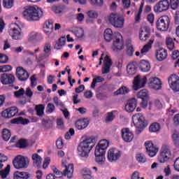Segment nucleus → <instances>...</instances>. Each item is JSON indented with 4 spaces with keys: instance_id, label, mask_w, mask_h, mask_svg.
Listing matches in <instances>:
<instances>
[{
    "instance_id": "40",
    "label": "nucleus",
    "mask_w": 179,
    "mask_h": 179,
    "mask_svg": "<svg viewBox=\"0 0 179 179\" xmlns=\"http://www.w3.org/2000/svg\"><path fill=\"white\" fill-rule=\"evenodd\" d=\"M129 92V88H127L125 86L121 87L120 89H118L117 91L114 92V94L115 96L118 95H125L127 94Z\"/></svg>"
},
{
    "instance_id": "49",
    "label": "nucleus",
    "mask_w": 179,
    "mask_h": 179,
    "mask_svg": "<svg viewBox=\"0 0 179 179\" xmlns=\"http://www.w3.org/2000/svg\"><path fill=\"white\" fill-rule=\"evenodd\" d=\"M14 0H3V6L6 8H11L13 6Z\"/></svg>"
},
{
    "instance_id": "62",
    "label": "nucleus",
    "mask_w": 179,
    "mask_h": 179,
    "mask_svg": "<svg viewBox=\"0 0 179 179\" xmlns=\"http://www.w3.org/2000/svg\"><path fill=\"white\" fill-rule=\"evenodd\" d=\"M96 152H98L99 155H106V151L104 149L100 148V146L96 145L95 148L94 155H96Z\"/></svg>"
},
{
    "instance_id": "10",
    "label": "nucleus",
    "mask_w": 179,
    "mask_h": 179,
    "mask_svg": "<svg viewBox=\"0 0 179 179\" xmlns=\"http://www.w3.org/2000/svg\"><path fill=\"white\" fill-rule=\"evenodd\" d=\"M15 82V77L12 73H3L0 76V83L3 85H9L13 87V84Z\"/></svg>"
},
{
    "instance_id": "11",
    "label": "nucleus",
    "mask_w": 179,
    "mask_h": 179,
    "mask_svg": "<svg viewBox=\"0 0 179 179\" xmlns=\"http://www.w3.org/2000/svg\"><path fill=\"white\" fill-rule=\"evenodd\" d=\"M147 81L148 79L146 76L141 78V76H136L133 82V90L138 91L140 89L144 88L146 86Z\"/></svg>"
},
{
    "instance_id": "51",
    "label": "nucleus",
    "mask_w": 179,
    "mask_h": 179,
    "mask_svg": "<svg viewBox=\"0 0 179 179\" xmlns=\"http://www.w3.org/2000/svg\"><path fill=\"white\" fill-rule=\"evenodd\" d=\"M75 135V130L73 128L69 129V131H67L64 136V138L66 140H70L71 136Z\"/></svg>"
},
{
    "instance_id": "4",
    "label": "nucleus",
    "mask_w": 179,
    "mask_h": 179,
    "mask_svg": "<svg viewBox=\"0 0 179 179\" xmlns=\"http://www.w3.org/2000/svg\"><path fill=\"white\" fill-rule=\"evenodd\" d=\"M124 48V42L123 36L119 32L115 33L113 35V41L111 46V49L113 52H118V51H122Z\"/></svg>"
},
{
    "instance_id": "22",
    "label": "nucleus",
    "mask_w": 179,
    "mask_h": 179,
    "mask_svg": "<svg viewBox=\"0 0 179 179\" xmlns=\"http://www.w3.org/2000/svg\"><path fill=\"white\" fill-rule=\"evenodd\" d=\"M151 36V29L147 26L141 27L139 38L141 41H146Z\"/></svg>"
},
{
    "instance_id": "48",
    "label": "nucleus",
    "mask_w": 179,
    "mask_h": 179,
    "mask_svg": "<svg viewBox=\"0 0 179 179\" xmlns=\"http://www.w3.org/2000/svg\"><path fill=\"white\" fill-rule=\"evenodd\" d=\"M13 70V67L10 65L0 66V73H8Z\"/></svg>"
},
{
    "instance_id": "42",
    "label": "nucleus",
    "mask_w": 179,
    "mask_h": 179,
    "mask_svg": "<svg viewBox=\"0 0 179 179\" xmlns=\"http://www.w3.org/2000/svg\"><path fill=\"white\" fill-rule=\"evenodd\" d=\"M45 106L43 104H39L36 106L35 110L36 112V115L38 117H42L44 115Z\"/></svg>"
},
{
    "instance_id": "26",
    "label": "nucleus",
    "mask_w": 179,
    "mask_h": 179,
    "mask_svg": "<svg viewBox=\"0 0 179 179\" xmlns=\"http://www.w3.org/2000/svg\"><path fill=\"white\" fill-rule=\"evenodd\" d=\"M137 69L138 67L136 62H132L127 66V71L129 76H135L137 73Z\"/></svg>"
},
{
    "instance_id": "61",
    "label": "nucleus",
    "mask_w": 179,
    "mask_h": 179,
    "mask_svg": "<svg viewBox=\"0 0 179 179\" xmlns=\"http://www.w3.org/2000/svg\"><path fill=\"white\" fill-rule=\"evenodd\" d=\"M8 57L4 54H0V64H7Z\"/></svg>"
},
{
    "instance_id": "17",
    "label": "nucleus",
    "mask_w": 179,
    "mask_h": 179,
    "mask_svg": "<svg viewBox=\"0 0 179 179\" xmlns=\"http://www.w3.org/2000/svg\"><path fill=\"white\" fill-rule=\"evenodd\" d=\"M146 152L150 157H155L159 152V148H157L152 142L148 141L145 143Z\"/></svg>"
},
{
    "instance_id": "37",
    "label": "nucleus",
    "mask_w": 179,
    "mask_h": 179,
    "mask_svg": "<svg viewBox=\"0 0 179 179\" xmlns=\"http://www.w3.org/2000/svg\"><path fill=\"white\" fill-rule=\"evenodd\" d=\"M73 33H74L76 37H77V38H83L84 36H85V31L84 29L83 28L80 27H75Z\"/></svg>"
},
{
    "instance_id": "41",
    "label": "nucleus",
    "mask_w": 179,
    "mask_h": 179,
    "mask_svg": "<svg viewBox=\"0 0 179 179\" xmlns=\"http://www.w3.org/2000/svg\"><path fill=\"white\" fill-rule=\"evenodd\" d=\"M95 162L97 164H103L106 160V155H99V152H96Z\"/></svg>"
},
{
    "instance_id": "25",
    "label": "nucleus",
    "mask_w": 179,
    "mask_h": 179,
    "mask_svg": "<svg viewBox=\"0 0 179 179\" xmlns=\"http://www.w3.org/2000/svg\"><path fill=\"white\" fill-rule=\"evenodd\" d=\"M155 55L157 61L162 62V61H164L167 58V50L164 48H161L156 50Z\"/></svg>"
},
{
    "instance_id": "34",
    "label": "nucleus",
    "mask_w": 179,
    "mask_h": 179,
    "mask_svg": "<svg viewBox=\"0 0 179 179\" xmlns=\"http://www.w3.org/2000/svg\"><path fill=\"white\" fill-rule=\"evenodd\" d=\"M154 41H155L153 39H150L149 42L143 47V48L141 50V54L143 55L146 54L147 52H149L150 50H151Z\"/></svg>"
},
{
    "instance_id": "60",
    "label": "nucleus",
    "mask_w": 179,
    "mask_h": 179,
    "mask_svg": "<svg viewBox=\"0 0 179 179\" xmlns=\"http://www.w3.org/2000/svg\"><path fill=\"white\" fill-rule=\"evenodd\" d=\"M90 3L96 6H102L103 5V0H89Z\"/></svg>"
},
{
    "instance_id": "32",
    "label": "nucleus",
    "mask_w": 179,
    "mask_h": 179,
    "mask_svg": "<svg viewBox=\"0 0 179 179\" xmlns=\"http://www.w3.org/2000/svg\"><path fill=\"white\" fill-rule=\"evenodd\" d=\"M126 47H127V54L129 57H132L135 52V49L131 43V40L127 41L126 43Z\"/></svg>"
},
{
    "instance_id": "2",
    "label": "nucleus",
    "mask_w": 179,
    "mask_h": 179,
    "mask_svg": "<svg viewBox=\"0 0 179 179\" xmlns=\"http://www.w3.org/2000/svg\"><path fill=\"white\" fill-rule=\"evenodd\" d=\"M43 15V12L37 6L26 7L22 12V16L27 22H37Z\"/></svg>"
},
{
    "instance_id": "5",
    "label": "nucleus",
    "mask_w": 179,
    "mask_h": 179,
    "mask_svg": "<svg viewBox=\"0 0 179 179\" xmlns=\"http://www.w3.org/2000/svg\"><path fill=\"white\" fill-rule=\"evenodd\" d=\"M108 20L109 23L116 29H122V27H124V18L120 17V15L117 13L110 14L108 17Z\"/></svg>"
},
{
    "instance_id": "58",
    "label": "nucleus",
    "mask_w": 179,
    "mask_h": 179,
    "mask_svg": "<svg viewBox=\"0 0 179 179\" xmlns=\"http://www.w3.org/2000/svg\"><path fill=\"white\" fill-rule=\"evenodd\" d=\"M56 147L57 149L61 150L64 147V142L62 138H58L56 141Z\"/></svg>"
},
{
    "instance_id": "19",
    "label": "nucleus",
    "mask_w": 179,
    "mask_h": 179,
    "mask_svg": "<svg viewBox=\"0 0 179 179\" xmlns=\"http://www.w3.org/2000/svg\"><path fill=\"white\" fill-rule=\"evenodd\" d=\"M113 60L110 57V56L106 55L104 57V60H103V67L101 69V73L103 75H106L110 73V69L113 66Z\"/></svg>"
},
{
    "instance_id": "28",
    "label": "nucleus",
    "mask_w": 179,
    "mask_h": 179,
    "mask_svg": "<svg viewBox=\"0 0 179 179\" xmlns=\"http://www.w3.org/2000/svg\"><path fill=\"white\" fill-rule=\"evenodd\" d=\"M139 69L143 73H148L151 70V65L146 60H141L139 63Z\"/></svg>"
},
{
    "instance_id": "23",
    "label": "nucleus",
    "mask_w": 179,
    "mask_h": 179,
    "mask_svg": "<svg viewBox=\"0 0 179 179\" xmlns=\"http://www.w3.org/2000/svg\"><path fill=\"white\" fill-rule=\"evenodd\" d=\"M138 106V101L135 98L130 99L124 106L126 112L129 113H134Z\"/></svg>"
},
{
    "instance_id": "38",
    "label": "nucleus",
    "mask_w": 179,
    "mask_h": 179,
    "mask_svg": "<svg viewBox=\"0 0 179 179\" xmlns=\"http://www.w3.org/2000/svg\"><path fill=\"white\" fill-rule=\"evenodd\" d=\"M10 164H7L6 167L0 171V176L1 178V179H6L8 176L10 174Z\"/></svg>"
},
{
    "instance_id": "45",
    "label": "nucleus",
    "mask_w": 179,
    "mask_h": 179,
    "mask_svg": "<svg viewBox=\"0 0 179 179\" xmlns=\"http://www.w3.org/2000/svg\"><path fill=\"white\" fill-rule=\"evenodd\" d=\"M97 146L101 148L103 150L106 151V150L109 147V141L106 139H103L100 141Z\"/></svg>"
},
{
    "instance_id": "15",
    "label": "nucleus",
    "mask_w": 179,
    "mask_h": 179,
    "mask_svg": "<svg viewBox=\"0 0 179 179\" xmlns=\"http://www.w3.org/2000/svg\"><path fill=\"white\" fill-rule=\"evenodd\" d=\"M170 8V2L169 0H161L154 6V11L155 13H162L166 11Z\"/></svg>"
},
{
    "instance_id": "54",
    "label": "nucleus",
    "mask_w": 179,
    "mask_h": 179,
    "mask_svg": "<svg viewBox=\"0 0 179 179\" xmlns=\"http://www.w3.org/2000/svg\"><path fill=\"white\" fill-rule=\"evenodd\" d=\"M53 103L56 106H60L61 108H64V104L60 101L58 96L53 97Z\"/></svg>"
},
{
    "instance_id": "35",
    "label": "nucleus",
    "mask_w": 179,
    "mask_h": 179,
    "mask_svg": "<svg viewBox=\"0 0 179 179\" xmlns=\"http://www.w3.org/2000/svg\"><path fill=\"white\" fill-rule=\"evenodd\" d=\"M160 124L159 122H153L149 127L150 133H159L160 131Z\"/></svg>"
},
{
    "instance_id": "7",
    "label": "nucleus",
    "mask_w": 179,
    "mask_h": 179,
    "mask_svg": "<svg viewBox=\"0 0 179 179\" xmlns=\"http://www.w3.org/2000/svg\"><path fill=\"white\" fill-rule=\"evenodd\" d=\"M132 122L134 126L138 129H145L148 126V122L141 113L134 115L132 116Z\"/></svg>"
},
{
    "instance_id": "27",
    "label": "nucleus",
    "mask_w": 179,
    "mask_h": 179,
    "mask_svg": "<svg viewBox=\"0 0 179 179\" xmlns=\"http://www.w3.org/2000/svg\"><path fill=\"white\" fill-rule=\"evenodd\" d=\"M31 159L33 162L34 166L36 167L37 169H40L43 161L42 157L38 154L34 153L31 155Z\"/></svg>"
},
{
    "instance_id": "53",
    "label": "nucleus",
    "mask_w": 179,
    "mask_h": 179,
    "mask_svg": "<svg viewBox=\"0 0 179 179\" xmlns=\"http://www.w3.org/2000/svg\"><path fill=\"white\" fill-rule=\"evenodd\" d=\"M43 126L45 129H50L52 127V122L50 120H43Z\"/></svg>"
},
{
    "instance_id": "21",
    "label": "nucleus",
    "mask_w": 179,
    "mask_h": 179,
    "mask_svg": "<svg viewBox=\"0 0 179 179\" xmlns=\"http://www.w3.org/2000/svg\"><path fill=\"white\" fill-rule=\"evenodd\" d=\"M163 84L162 83V80L157 77L151 78L150 79L149 87L155 91L161 90L162 88Z\"/></svg>"
},
{
    "instance_id": "46",
    "label": "nucleus",
    "mask_w": 179,
    "mask_h": 179,
    "mask_svg": "<svg viewBox=\"0 0 179 179\" xmlns=\"http://www.w3.org/2000/svg\"><path fill=\"white\" fill-rule=\"evenodd\" d=\"M166 44L167 48H169L170 51H173V50H174L175 45H174V41L173 40V38H167L166 41Z\"/></svg>"
},
{
    "instance_id": "59",
    "label": "nucleus",
    "mask_w": 179,
    "mask_h": 179,
    "mask_svg": "<svg viewBox=\"0 0 179 179\" xmlns=\"http://www.w3.org/2000/svg\"><path fill=\"white\" fill-rule=\"evenodd\" d=\"M147 20L151 26H153L155 23V15L153 13H150L147 15Z\"/></svg>"
},
{
    "instance_id": "50",
    "label": "nucleus",
    "mask_w": 179,
    "mask_h": 179,
    "mask_svg": "<svg viewBox=\"0 0 179 179\" xmlns=\"http://www.w3.org/2000/svg\"><path fill=\"white\" fill-rule=\"evenodd\" d=\"M66 8V6L64 5H60L58 6H55L53 8V10L55 13L60 14L61 13H63Z\"/></svg>"
},
{
    "instance_id": "57",
    "label": "nucleus",
    "mask_w": 179,
    "mask_h": 179,
    "mask_svg": "<svg viewBox=\"0 0 179 179\" xmlns=\"http://www.w3.org/2000/svg\"><path fill=\"white\" fill-rule=\"evenodd\" d=\"M37 78H36V76L32 75L30 78V82H31V87L34 88L35 87L37 86Z\"/></svg>"
},
{
    "instance_id": "30",
    "label": "nucleus",
    "mask_w": 179,
    "mask_h": 179,
    "mask_svg": "<svg viewBox=\"0 0 179 179\" xmlns=\"http://www.w3.org/2000/svg\"><path fill=\"white\" fill-rule=\"evenodd\" d=\"M30 122L29 119L23 118L22 117H18L11 120V123L14 124L26 125Z\"/></svg>"
},
{
    "instance_id": "16",
    "label": "nucleus",
    "mask_w": 179,
    "mask_h": 179,
    "mask_svg": "<svg viewBox=\"0 0 179 179\" xmlns=\"http://www.w3.org/2000/svg\"><path fill=\"white\" fill-rule=\"evenodd\" d=\"M18 114V108L15 106L8 108L1 112V117L5 119H11Z\"/></svg>"
},
{
    "instance_id": "3",
    "label": "nucleus",
    "mask_w": 179,
    "mask_h": 179,
    "mask_svg": "<svg viewBox=\"0 0 179 179\" xmlns=\"http://www.w3.org/2000/svg\"><path fill=\"white\" fill-rule=\"evenodd\" d=\"M30 159L25 156L19 155L15 157L13 160V165L15 169L19 170L22 169H27L29 165Z\"/></svg>"
},
{
    "instance_id": "55",
    "label": "nucleus",
    "mask_w": 179,
    "mask_h": 179,
    "mask_svg": "<svg viewBox=\"0 0 179 179\" xmlns=\"http://www.w3.org/2000/svg\"><path fill=\"white\" fill-rule=\"evenodd\" d=\"M172 138L173 140V144L176 146H179V133H173L172 135Z\"/></svg>"
},
{
    "instance_id": "14",
    "label": "nucleus",
    "mask_w": 179,
    "mask_h": 179,
    "mask_svg": "<svg viewBox=\"0 0 179 179\" xmlns=\"http://www.w3.org/2000/svg\"><path fill=\"white\" fill-rule=\"evenodd\" d=\"M122 156V152L116 148H111L108 151L107 158L110 162H116Z\"/></svg>"
},
{
    "instance_id": "12",
    "label": "nucleus",
    "mask_w": 179,
    "mask_h": 179,
    "mask_svg": "<svg viewBox=\"0 0 179 179\" xmlns=\"http://www.w3.org/2000/svg\"><path fill=\"white\" fill-rule=\"evenodd\" d=\"M74 172V165L73 164H69L68 166H65V169L63 173L58 170L55 174L61 178L63 176H67L69 179L72 178Z\"/></svg>"
},
{
    "instance_id": "64",
    "label": "nucleus",
    "mask_w": 179,
    "mask_h": 179,
    "mask_svg": "<svg viewBox=\"0 0 179 179\" xmlns=\"http://www.w3.org/2000/svg\"><path fill=\"white\" fill-rule=\"evenodd\" d=\"M173 125L177 127L179 125V114H176L173 117Z\"/></svg>"
},
{
    "instance_id": "43",
    "label": "nucleus",
    "mask_w": 179,
    "mask_h": 179,
    "mask_svg": "<svg viewBox=\"0 0 179 179\" xmlns=\"http://www.w3.org/2000/svg\"><path fill=\"white\" fill-rule=\"evenodd\" d=\"M137 97L140 99H148V92L146 89L141 90L137 94Z\"/></svg>"
},
{
    "instance_id": "20",
    "label": "nucleus",
    "mask_w": 179,
    "mask_h": 179,
    "mask_svg": "<svg viewBox=\"0 0 179 179\" xmlns=\"http://www.w3.org/2000/svg\"><path fill=\"white\" fill-rule=\"evenodd\" d=\"M122 138L125 143H131L134 138V134L129 128H123L121 130Z\"/></svg>"
},
{
    "instance_id": "13",
    "label": "nucleus",
    "mask_w": 179,
    "mask_h": 179,
    "mask_svg": "<svg viewBox=\"0 0 179 179\" xmlns=\"http://www.w3.org/2000/svg\"><path fill=\"white\" fill-rule=\"evenodd\" d=\"M169 87L174 92H179V77L176 74H172L168 79Z\"/></svg>"
},
{
    "instance_id": "24",
    "label": "nucleus",
    "mask_w": 179,
    "mask_h": 179,
    "mask_svg": "<svg viewBox=\"0 0 179 179\" xmlns=\"http://www.w3.org/2000/svg\"><path fill=\"white\" fill-rule=\"evenodd\" d=\"M90 124L87 119L78 120L75 123V127L78 130H83L86 129Z\"/></svg>"
},
{
    "instance_id": "31",
    "label": "nucleus",
    "mask_w": 179,
    "mask_h": 179,
    "mask_svg": "<svg viewBox=\"0 0 179 179\" xmlns=\"http://www.w3.org/2000/svg\"><path fill=\"white\" fill-rule=\"evenodd\" d=\"M41 35L38 32H31L28 35V42L37 43Z\"/></svg>"
},
{
    "instance_id": "39",
    "label": "nucleus",
    "mask_w": 179,
    "mask_h": 179,
    "mask_svg": "<svg viewBox=\"0 0 179 179\" xmlns=\"http://www.w3.org/2000/svg\"><path fill=\"white\" fill-rule=\"evenodd\" d=\"M1 134L4 141H8L11 137V131L8 129H3Z\"/></svg>"
},
{
    "instance_id": "8",
    "label": "nucleus",
    "mask_w": 179,
    "mask_h": 179,
    "mask_svg": "<svg viewBox=\"0 0 179 179\" xmlns=\"http://www.w3.org/2000/svg\"><path fill=\"white\" fill-rule=\"evenodd\" d=\"M170 17L167 15H164L158 18L156 22V27L159 31H167L170 27Z\"/></svg>"
},
{
    "instance_id": "47",
    "label": "nucleus",
    "mask_w": 179,
    "mask_h": 179,
    "mask_svg": "<svg viewBox=\"0 0 179 179\" xmlns=\"http://www.w3.org/2000/svg\"><path fill=\"white\" fill-rule=\"evenodd\" d=\"M27 146V141L25 139L21 138L16 143V148H25Z\"/></svg>"
},
{
    "instance_id": "33",
    "label": "nucleus",
    "mask_w": 179,
    "mask_h": 179,
    "mask_svg": "<svg viewBox=\"0 0 179 179\" xmlns=\"http://www.w3.org/2000/svg\"><path fill=\"white\" fill-rule=\"evenodd\" d=\"M113 30L110 28L106 29L104 31V34H103L104 40L106 41L108 43H110V41L113 40Z\"/></svg>"
},
{
    "instance_id": "29",
    "label": "nucleus",
    "mask_w": 179,
    "mask_h": 179,
    "mask_svg": "<svg viewBox=\"0 0 179 179\" xmlns=\"http://www.w3.org/2000/svg\"><path fill=\"white\" fill-rule=\"evenodd\" d=\"M14 179H29L31 178V174L29 172L16 171L13 176Z\"/></svg>"
},
{
    "instance_id": "18",
    "label": "nucleus",
    "mask_w": 179,
    "mask_h": 179,
    "mask_svg": "<svg viewBox=\"0 0 179 179\" xmlns=\"http://www.w3.org/2000/svg\"><path fill=\"white\" fill-rule=\"evenodd\" d=\"M16 78L20 82H24L29 78V74L23 67L19 66L16 69Z\"/></svg>"
},
{
    "instance_id": "36",
    "label": "nucleus",
    "mask_w": 179,
    "mask_h": 179,
    "mask_svg": "<svg viewBox=\"0 0 179 179\" xmlns=\"http://www.w3.org/2000/svg\"><path fill=\"white\" fill-rule=\"evenodd\" d=\"M54 29V25L50 22H46L44 24V33L45 34H51Z\"/></svg>"
},
{
    "instance_id": "56",
    "label": "nucleus",
    "mask_w": 179,
    "mask_h": 179,
    "mask_svg": "<svg viewBox=\"0 0 179 179\" xmlns=\"http://www.w3.org/2000/svg\"><path fill=\"white\" fill-rule=\"evenodd\" d=\"M169 5H171V8L173 10H176V9L178 8L179 1L178 0H170Z\"/></svg>"
},
{
    "instance_id": "52",
    "label": "nucleus",
    "mask_w": 179,
    "mask_h": 179,
    "mask_svg": "<svg viewBox=\"0 0 179 179\" xmlns=\"http://www.w3.org/2000/svg\"><path fill=\"white\" fill-rule=\"evenodd\" d=\"M25 94V90L24 88H20L17 91L14 92V96L17 99L20 98V96H24Z\"/></svg>"
},
{
    "instance_id": "9",
    "label": "nucleus",
    "mask_w": 179,
    "mask_h": 179,
    "mask_svg": "<svg viewBox=\"0 0 179 179\" xmlns=\"http://www.w3.org/2000/svg\"><path fill=\"white\" fill-rule=\"evenodd\" d=\"M8 33L13 40H22V29L16 23L10 24Z\"/></svg>"
},
{
    "instance_id": "44",
    "label": "nucleus",
    "mask_w": 179,
    "mask_h": 179,
    "mask_svg": "<svg viewBox=\"0 0 179 179\" xmlns=\"http://www.w3.org/2000/svg\"><path fill=\"white\" fill-rule=\"evenodd\" d=\"M136 159L139 164H144L147 162V158L145 155L143 153L136 154Z\"/></svg>"
},
{
    "instance_id": "1",
    "label": "nucleus",
    "mask_w": 179,
    "mask_h": 179,
    "mask_svg": "<svg viewBox=\"0 0 179 179\" xmlns=\"http://www.w3.org/2000/svg\"><path fill=\"white\" fill-rule=\"evenodd\" d=\"M96 139L94 137H87L82 142H80L78 146V154L80 157L87 158L89 155L94 147Z\"/></svg>"
},
{
    "instance_id": "63",
    "label": "nucleus",
    "mask_w": 179,
    "mask_h": 179,
    "mask_svg": "<svg viewBox=\"0 0 179 179\" xmlns=\"http://www.w3.org/2000/svg\"><path fill=\"white\" fill-rule=\"evenodd\" d=\"M173 167L175 171L179 173V157L174 161Z\"/></svg>"
},
{
    "instance_id": "6",
    "label": "nucleus",
    "mask_w": 179,
    "mask_h": 179,
    "mask_svg": "<svg viewBox=\"0 0 179 179\" xmlns=\"http://www.w3.org/2000/svg\"><path fill=\"white\" fill-rule=\"evenodd\" d=\"M173 158V155H171V150H170V146L169 145H163L162 148V151L158 156V161L159 163L164 164L169 160Z\"/></svg>"
}]
</instances>
